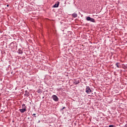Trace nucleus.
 I'll use <instances>...</instances> for the list:
<instances>
[{
  "label": "nucleus",
  "instance_id": "obj_1",
  "mask_svg": "<svg viewBox=\"0 0 127 127\" xmlns=\"http://www.w3.org/2000/svg\"><path fill=\"white\" fill-rule=\"evenodd\" d=\"M9 47L10 48L12 49H15L17 48V46L16 45V43H11V44H10L9 45Z\"/></svg>",
  "mask_w": 127,
  "mask_h": 127
},
{
  "label": "nucleus",
  "instance_id": "obj_2",
  "mask_svg": "<svg viewBox=\"0 0 127 127\" xmlns=\"http://www.w3.org/2000/svg\"><path fill=\"white\" fill-rule=\"evenodd\" d=\"M85 92L86 94H91L92 93V90H91L89 86H86Z\"/></svg>",
  "mask_w": 127,
  "mask_h": 127
},
{
  "label": "nucleus",
  "instance_id": "obj_3",
  "mask_svg": "<svg viewBox=\"0 0 127 127\" xmlns=\"http://www.w3.org/2000/svg\"><path fill=\"white\" fill-rule=\"evenodd\" d=\"M52 98L55 102H58V101H59V98L56 95H52Z\"/></svg>",
  "mask_w": 127,
  "mask_h": 127
},
{
  "label": "nucleus",
  "instance_id": "obj_4",
  "mask_svg": "<svg viewBox=\"0 0 127 127\" xmlns=\"http://www.w3.org/2000/svg\"><path fill=\"white\" fill-rule=\"evenodd\" d=\"M86 20H87V21H90L91 22H95V19L91 18V17L89 16L86 17Z\"/></svg>",
  "mask_w": 127,
  "mask_h": 127
},
{
  "label": "nucleus",
  "instance_id": "obj_5",
  "mask_svg": "<svg viewBox=\"0 0 127 127\" xmlns=\"http://www.w3.org/2000/svg\"><path fill=\"white\" fill-rule=\"evenodd\" d=\"M19 111L20 113H25L26 112V107H23L22 109H19Z\"/></svg>",
  "mask_w": 127,
  "mask_h": 127
},
{
  "label": "nucleus",
  "instance_id": "obj_6",
  "mask_svg": "<svg viewBox=\"0 0 127 127\" xmlns=\"http://www.w3.org/2000/svg\"><path fill=\"white\" fill-rule=\"evenodd\" d=\"M60 4V2L57 1V3H55L53 7H58L59 6V4Z\"/></svg>",
  "mask_w": 127,
  "mask_h": 127
},
{
  "label": "nucleus",
  "instance_id": "obj_7",
  "mask_svg": "<svg viewBox=\"0 0 127 127\" xmlns=\"http://www.w3.org/2000/svg\"><path fill=\"white\" fill-rule=\"evenodd\" d=\"M29 92H28V91L26 90L25 91V94H24V96H25L26 97H29Z\"/></svg>",
  "mask_w": 127,
  "mask_h": 127
},
{
  "label": "nucleus",
  "instance_id": "obj_8",
  "mask_svg": "<svg viewBox=\"0 0 127 127\" xmlns=\"http://www.w3.org/2000/svg\"><path fill=\"white\" fill-rule=\"evenodd\" d=\"M71 16L72 17H73L74 18H76V17H77V16H78V14H77V13L74 12L73 14H72Z\"/></svg>",
  "mask_w": 127,
  "mask_h": 127
},
{
  "label": "nucleus",
  "instance_id": "obj_9",
  "mask_svg": "<svg viewBox=\"0 0 127 127\" xmlns=\"http://www.w3.org/2000/svg\"><path fill=\"white\" fill-rule=\"evenodd\" d=\"M79 83H80V81H79V80H75L73 82V84H74V85H78V84H79Z\"/></svg>",
  "mask_w": 127,
  "mask_h": 127
},
{
  "label": "nucleus",
  "instance_id": "obj_10",
  "mask_svg": "<svg viewBox=\"0 0 127 127\" xmlns=\"http://www.w3.org/2000/svg\"><path fill=\"white\" fill-rule=\"evenodd\" d=\"M18 54H22V53H23V52H22V50H21L20 49H19L18 50Z\"/></svg>",
  "mask_w": 127,
  "mask_h": 127
},
{
  "label": "nucleus",
  "instance_id": "obj_11",
  "mask_svg": "<svg viewBox=\"0 0 127 127\" xmlns=\"http://www.w3.org/2000/svg\"><path fill=\"white\" fill-rule=\"evenodd\" d=\"M119 64H120V63H117L115 64V65L117 66V68H120V66H119Z\"/></svg>",
  "mask_w": 127,
  "mask_h": 127
},
{
  "label": "nucleus",
  "instance_id": "obj_12",
  "mask_svg": "<svg viewBox=\"0 0 127 127\" xmlns=\"http://www.w3.org/2000/svg\"><path fill=\"white\" fill-rule=\"evenodd\" d=\"M37 93H38L39 94V93H42V90H41V89L38 90Z\"/></svg>",
  "mask_w": 127,
  "mask_h": 127
},
{
  "label": "nucleus",
  "instance_id": "obj_13",
  "mask_svg": "<svg viewBox=\"0 0 127 127\" xmlns=\"http://www.w3.org/2000/svg\"><path fill=\"white\" fill-rule=\"evenodd\" d=\"M22 108H25V107H26V106H25V104H23L22 105Z\"/></svg>",
  "mask_w": 127,
  "mask_h": 127
},
{
  "label": "nucleus",
  "instance_id": "obj_14",
  "mask_svg": "<svg viewBox=\"0 0 127 127\" xmlns=\"http://www.w3.org/2000/svg\"><path fill=\"white\" fill-rule=\"evenodd\" d=\"M115 126H114L113 125H109V127H115Z\"/></svg>",
  "mask_w": 127,
  "mask_h": 127
},
{
  "label": "nucleus",
  "instance_id": "obj_15",
  "mask_svg": "<svg viewBox=\"0 0 127 127\" xmlns=\"http://www.w3.org/2000/svg\"><path fill=\"white\" fill-rule=\"evenodd\" d=\"M64 109H66V107H64L62 109H61V111H63V110H64Z\"/></svg>",
  "mask_w": 127,
  "mask_h": 127
},
{
  "label": "nucleus",
  "instance_id": "obj_16",
  "mask_svg": "<svg viewBox=\"0 0 127 127\" xmlns=\"http://www.w3.org/2000/svg\"><path fill=\"white\" fill-rule=\"evenodd\" d=\"M33 116H36V114H33Z\"/></svg>",
  "mask_w": 127,
  "mask_h": 127
},
{
  "label": "nucleus",
  "instance_id": "obj_17",
  "mask_svg": "<svg viewBox=\"0 0 127 127\" xmlns=\"http://www.w3.org/2000/svg\"><path fill=\"white\" fill-rule=\"evenodd\" d=\"M6 6L8 7L9 6V5L7 4Z\"/></svg>",
  "mask_w": 127,
  "mask_h": 127
},
{
  "label": "nucleus",
  "instance_id": "obj_18",
  "mask_svg": "<svg viewBox=\"0 0 127 127\" xmlns=\"http://www.w3.org/2000/svg\"><path fill=\"white\" fill-rule=\"evenodd\" d=\"M38 123H40V120H39V121L38 122Z\"/></svg>",
  "mask_w": 127,
  "mask_h": 127
},
{
  "label": "nucleus",
  "instance_id": "obj_19",
  "mask_svg": "<svg viewBox=\"0 0 127 127\" xmlns=\"http://www.w3.org/2000/svg\"><path fill=\"white\" fill-rule=\"evenodd\" d=\"M35 118H36V116H34Z\"/></svg>",
  "mask_w": 127,
  "mask_h": 127
}]
</instances>
